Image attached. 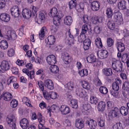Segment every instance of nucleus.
<instances>
[{"mask_svg": "<svg viewBox=\"0 0 129 129\" xmlns=\"http://www.w3.org/2000/svg\"><path fill=\"white\" fill-rule=\"evenodd\" d=\"M6 121L8 124L12 129H16V119L14 114H10L7 117Z\"/></svg>", "mask_w": 129, "mask_h": 129, "instance_id": "obj_1", "label": "nucleus"}, {"mask_svg": "<svg viewBox=\"0 0 129 129\" xmlns=\"http://www.w3.org/2000/svg\"><path fill=\"white\" fill-rule=\"evenodd\" d=\"M112 68L117 72L122 71V65L121 62L119 61H114L112 62Z\"/></svg>", "mask_w": 129, "mask_h": 129, "instance_id": "obj_2", "label": "nucleus"}, {"mask_svg": "<svg viewBox=\"0 0 129 129\" xmlns=\"http://www.w3.org/2000/svg\"><path fill=\"white\" fill-rule=\"evenodd\" d=\"M113 19L118 24H120L123 20L122 14L119 11H117L114 13Z\"/></svg>", "mask_w": 129, "mask_h": 129, "instance_id": "obj_3", "label": "nucleus"}, {"mask_svg": "<svg viewBox=\"0 0 129 129\" xmlns=\"http://www.w3.org/2000/svg\"><path fill=\"white\" fill-rule=\"evenodd\" d=\"M11 13L12 15L15 18L18 17L21 13L19 8L17 6H14L11 8Z\"/></svg>", "mask_w": 129, "mask_h": 129, "instance_id": "obj_4", "label": "nucleus"}, {"mask_svg": "<svg viewBox=\"0 0 129 129\" xmlns=\"http://www.w3.org/2000/svg\"><path fill=\"white\" fill-rule=\"evenodd\" d=\"M100 5V3L98 1H94L91 2L90 7L94 11H96L99 10Z\"/></svg>", "mask_w": 129, "mask_h": 129, "instance_id": "obj_5", "label": "nucleus"}, {"mask_svg": "<svg viewBox=\"0 0 129 129\" xmlns=\"http://www.w3.org/2000/svg\"><path fill=\"white\" fill-rule=\"evenodd\" d=\"M97 53L99 58L101 59L106 58L108 55L107 51L106 50L98 52Z\"/></svg>", "mask_w": 129, "mask_h": 129, "instance_id": "obj_6", "label": "nucleus"}, {"mask_svg": "<svg viewBox=\"0 0 129 129\" xmlns=\"http://www.w3.org/2000/svg\"><path fill=\"white\" fill-rule=\"evenodd\" d=\"M45 86L48 89L52 90L54 88L53 83L52 81L50 79L46 80L45 81Z\"/></svg>", "mask_w": 129, "mask_h": 129, "instance_id": "obj_7", "label": "nucleus"}, {"mask_svg": "<svg viewBox=\"0 0 129 129\" xmlns=\"http://www.w3.org/2000/svg\"><path fill=\"white\" fill-rule=\"evenodd\" d=\"M59 109L61 113L63 115L68 114L71 111L69 108L65 105L61 106Z\"/></svg>", "mask_w": 129, "mask_h": 129, "instance_id": "obj_8", "label": "nucleus"}, {"mask_svg": "<svg viewBox=\"0 0 129 129\" xmlns=\"http://www.w3.org/2000/svg\"><path fill=\"white\" fill-rule=\"evenodd\" d=\"M46 59L48 63L50 65L54 64L56 62L55 57L53 55H49L47 57Z\"/></svg>", "mask_w": 129, "mask_h": 129, "instance_id": "obj_9", "label": "nucleus"}, {"mask_svg": "<svg viewBox=\"0 0 129 129\" xmlns=\"http://www.w3.org/2000/svg\"><path fill=\"white\" fill-rule=\"evenodd\" d=\"M44 85L43 82L41 81V90L42 91V95L44 98L47 100H49V93L46 90H44Z\"/></svg>", "mask_w": 129, "mask_h": 129, "instance_id": "obj_10", "label": "nucleus"}, {"mask_svg": "<svg viewBox=\"0 0 129 129\" xmlns=\"http://www.w3.org/2000/svg\"><path fill=\"white\" fill-rule=\"evenodd\" d=\"M22 15L24 18L28 19L32 17L31 11L28 9H24L22 11Z\"/></svg>", "mask_w": 129, "mask_h": 129, "instance_id": "obj_11", "label": "nucleus"}, {"mask_svg": "<svg viewBox=\"0 0 129 129\" xmlns=\"http://www.w3.org/2000/svg\"><path fill=\"white\" fill-rule=\"evenodd\" d=\"M21 127L23 129H26L29 125V122L28 120L26 118L22 119L20 122Z\"/></svg>", "mask_w": 129, "mask_h": 129, "instance_id": "obj_12", "label": "nucleus"}, {"mask_svg": "<svg viewBox=\"0 0 129 129\" xmlns=\"http://www.w3.org/2000/svg\"><path fill=\"white\" fill-rule=\"evenodd\" d=\"M10 66L9 62L6 60L3 61L1 65V67L2 70L6 71L8 70L10 68Z\"/></svg>", "mask_w": 129, "mask_h": 129, "instance_id": "obj_13", "label": "nucleus"}, {"mask_svg": "<svg viewBox=\"0 0 129 129\" xmlns=\"http://www.w3.org/2000/svg\"><path fill=\"white\" fill-rule=\"evenodd\" d=\"M1 97L5 101H8L11 100L13 96L11 93L8 92H4L1 95Z\"/></svg>", "mask_w": 129, "mask_h": 129, "instance_id": "obj_14", "label": "nucleus"}, {"mask_svg": "<svg viewBox=\"0 0 129 129\" xmlns=\"http://www.w3.org/2000/svg\"><path fill=\"white\" fill-rule=\"evenodd\" d=\"M121 83V81L119 79H116V80L114 82L112 85L113 89L116 90H118L119 89V86Z\"/></svg>", "mask_w": 129, "mask_h": 129, "instance_id": "obj_15", "label": "nucleus"}, {"mask_svg": "<svg viewBox=\"0 0 129 129\" xmlns=\"http://www.w3.org/2000/svg\"><path fill=\"white\" fill-rule=\"evenodd\" d=\"M10 18V15L7 14L3 13L0 15V19L5 22H9Z\"/></svg>", "mask_w": 129, "mask_h": 129, "instance_id": "obj_16", "label": "nucleus"}, {"mask_svg": "<svg viewBox=\"0 0 129 129\" xmlns=\"http://www.w3.org/2000/svg\"><path fill=\"white\" fill-rule=\"evenodd\" d=\"M103 19V18L102 17L95 16L92 18L91 21L93 24H96L102 23Z\"/></svg>", "mask_w": 129, "mask_h": 129, "instance_id": "obj_17", "label": "nucleus"}, {"mask_svg": "<svg viewBox=\"0 0 129 129\" xmlns=\"http://www.w3.org/2000/svg\"><path fill=\"white\" fill-rule=\"evenodd\" d=\"M116 46L119 52H122L125 50L124 44L120 42H117L116 44Z\"/></svg>", "mask_w": 129, "mask_h": 129, "instance_id": "obj_18", "label": "nucleus"}, {"mask_svg": "<svg viewBox=\"0 0 129 129\" xmlns=\"http://www.w3.org/2000/svg\"><path fill=\"white\" fill-rule=\"evenodd\" d=\"M118 8L120 10H126V2L124 1H122L119 2L118 4Z\"/></svg>", "mask_w": 129, "mask_h": 129, "instance_id": "obj_19", "label": "nucleus"}, {"mask_svg": "<svg viewBox=\"0 0 129 129\" xmlns=\"http://www.w3.org/2000/svg\"><path fill=\"white\" fill-rule=\"evenodd\" d=\"M91 43L90 40L89 39H87L84 40L83 42V48L85 50H87L89 49Z\"/></svg>", "mask_w": 129, "mask_h": 129, "instance_id": "obj_20", "label": "nucleus"}, {"mask_svg": "<svg viewBox=\"0 0 129 129\" xmlns=\"http://www.w3.org/2000/svg\"><path fill=\"white\" fill-rule=\"evenodd\" d=\"M75 126L78 128L81 129L83 128L84 126L83 121L81 119H77L76 120Z\"/></svg>", "mask_w": 129, "mask_h": 129, "instance_id": "obj_21", "label": "nucleus"}, {"mask_svg": "<svg viewBox=\"0 0 129 129\" xmlns=\"http://www.w3.org/2000/svg\"><path fill=\"white\" fill-rule=\"evenodd\" d=\"M45 41L47 44L52 45L55 42V39L53 36L51 35L48 37L47 39H46Z\"/></svg>", "mask_w": 129, "mask_h": 129, "instance_id": "obj_22", "label": "nucleus"}, {"mask_svg": "<svg viewBox=\"0 0 129 129\" xmlns=\"http://www.w3.org/2000/svg\"><path fill=\"white\" fill-rule=\"evenodd\" d=\"M86 124L88 125L91 128H95L97 125L96 122L93 119H91L90 121H87L86 122Z\"/></svg>", "mask_w": 129, "mask_h": 129, "instance_id": "obj_23", "label": "nucleus"}, {"mask_svg": "<svg viewBox=\"0 0 129 129\" xmlns=\"http://www.w3.org/2000/svg\"><path fill=\"white\" fill-rule=\"evenodd\" d=\"M104 74L107 76H111L113 74L112 69L110 68H105L103 70Z\"/></svg>", "mask_w": 129, "mask_h": 129, "instance_id": "obj_24", "label": "nucleus"}, {"mask_svg": "<svg viewBox=\"0 0 129 129\" xmlns=\"http://www.w3.org/2000/svg\"><path fill=\"white\" fill-rule=\"evenodd\" d=\"M106 107L105 103L103 101L100 102L98 106V109L99 111H102L105 110Z\"/></svg>", "mask_w": 129, "mask_h": 129, "instance_id": "obj_25", "label": "nucleus"}, {"mask_svg": "<svg viewBox=\"0 0 129 129\" xmlns=\"http://www.w3.org/2000/svg\"><path fill=\"white\" fill-rule=\"evenodd\" d=\"M87 60L88 62L92 63L95 62L96 61L97 59L95 56L91 55L87 57Z\"/></svg>", "mask_w": 129, "mask_h": 129, "instance_id": "obj_26", "label": "nucleus"}, {"mask_svg": "<svg viewBox=\"0 0 129 129\" xmlns=\"http://www.w3.org/2000/svg\"><path fill=\"white\" fill-rule=\"evenodd\" d=\"M107 26L108 28L111 30H114L116 26L115 23L112 20H110L108 21Z\"/></svg>", "mask_w": 129, "mask_h": 129, "instance_id": "obj_27", "label": "nucleus"}, {"mask_svg": "<svg viewBox=\"0 0 129 129\" xmlns=\"http://www.w3.org/2000/svg\"><path fill=\"white\" fill-rule=\"evenodd\" d=\"M120 110L121 114L124 116H126L128 112V108L124 106L121 107L120 109Z\"/></svg>", "mask_w": 129, "mask_h": 129, "instance_id": "obj_28", "label": "nucleus"}, {"mask_svg": "<svg viewBox=\"0 0 129 129\" xmlns=\"http://www.w3.org/2000/svg\"><path fill=\"white\" fill-rule=\"evenodd\" d=\"M76 92L77 94L81 98H84L85 96L84 91L81 88L77 89Z\"/></svg>", "mask_w": 129, "mask_h": 129, "instance_id": "obj_29", "label": "nucleus"}, {"mask_svg": "<svg viewBox=\"0 0 129 129\" xmlns=\"http://www.w3.org/2000/svg\"><path fill=\"white\" fill-rule=\"evenodd\" d=\"M57 12L58 11L57 9L55 8H53L51 10L50 13L49 14V15L50 17H52L58 16L57 15Z\"/></svg>", "mask_w": 129, "mask_h": 129, "instance_id": "obj_30", "label": "nucleus"}, {"mask_svg": "<svg viewBox=\"0 0 129 129\" xmlns=\"http://www.w3.org/2000/svg\"><path fill=\"white\" fill-rule=\"evenodd\" d=\"M72 22V17L70 16H66L64 19V23L67 25H70Z\"/></svg>", "mask_w": 129, "mask_h": 129, "instance_id": "obj_31", "label": "nucleus"}, {"mask_svg": "<svg viewBox=\"0 0 129 129\" xmlns=\"http://www.w3.org/2000/svg\"><path fill=\"white\" fill-rule=\"evenodd\" d=\"M7 37L8 40H10L11 39L14 40L16 38V34L14 33L11 32L10 31L8 32Z\"/></svg>", "mask_w": 129, "mask_h": 129, "instance_id": "obj_32", "label": "nucleus"}, {"mask_svg": "<svg viewBox=\"0 0 129 129\" xmlns=\"http://www.w3.org/2000/svg\"><path fill=\"white\" fill-rule=\"evenodd\" d=\"M111 114L113 117H119V110L117 107L113 108Z\"/></svg>", "mask_w": 129, "mask_h": 129, "instance_id": "obj_33", "label": "nucleus"}, {"mask_svg": "<svg viewBox=\"0 0 129 129\" xmlns=\"http://www.w3.org/2000/svg\"><path fill=\"white\" fill-rule=\"evenodd\" d=\"M0 47L2 49H5L8 47V44L7 42L5 40H3L0 42Z\"/></svg>", "mask_w": 129, "mask_h": 129, "instance_id": "obj_34", "label": "nucleus"}, {"mask_svg": "<svg viewBox=\"0 0 129 129\" xmlns=\"http://www.w3.org/2000/svg\"><path fill=\"white\" fill-rule=\"evenodd\" d=\"M49 69L51 72L53 73H56L59 71V68L58 67L54 64L52 65L50 67Z\"/></svg>", "mask_w": 129, "mask_h": 129, "instance_id": "obj_35", "label": "nucleus"}, {"mask_svg": "<svg viewBox=\"0 0 129 129\" xmlns=\"http://www.w3.org/2000/svg\"><path fill=\"white\" fill-rule=\"evenodd\" d=\"M95 44L96 47L99 48H101L103 47L102 45L101 39L98 38L95 40Z\"/></svg>", "mask_w": 129, "mask_h": 129, "instance_id": "obj_36", "label": "nucleus"}, {"mask_svg": "<svg viewBox=\"0 0 129 129\" xmlns=\"http://www.w3.org/2000/svg\"><path fill=\"white\" fill-rule=\"evenodd\" d=\"M61 21V18L60 17L56 16L53 17V23L56 26H59L60 24Z\"/></svg>", "mask_w": 129, "mask_h": 129, "instance_id": "obj_37", "label": "nucleus"}, {"mask_svg": "<svg viewBox=\"0 0 129 129\" xmlns=\"http://www.w3.org/2000/svg\"><path fill=\"white\" fill-rule=\"evenodd\" d=\"M17 81V78L13 76L10 77L7 80L8 84V85L13 84Z\"/></svg>", "mask_w": 129, "mask_h": 129, "instance_id": "obj_38", "label": "nucleus"}, {"mask_svg": "<svg viewBox=\"0 0 129 129\" xmlns=\"http://www.w3.org/2000/svg\"><path fill=\"white\" fill-rule=\"evenodd\" d=\"M69 5L70 9L75 8L76 6V1L71 0L69 2Z\"/></svg>", "mask_w": 129, "mask_h": 129, "instance_id": "obj_39", "label": "nucleus"}, {"mask_svg": "<svg viewBox=\"0 0 129 129\" xmlns=\"http://www.w3.org/2000/svg\"><path fill=\"white\" fill-rule=\"evenodd\" d=\"M98 122V125L101 127H103L105 126V120L100 117H98L97 119Z\"/></svg>", "mask_w": 129, "mask_h": 129, "instance_id": "obj_40", "label": "nucleus"}, {"mask_svg": "<svg viewBox=\"0 0 129 129\" xmlns=\"http://www.w3.org/2000/svg\"><path fill=\"white\" fill-rule=\"evenodd\" d=\"M82 86L83 88L87 89H89L90 88L89 84L86 81H82Z\"/></svg>", "mask_w": 129, "mask_h": 129, "instance_id": "obj_41", "label": "nucleus"}, {"mask_svg": "<svg viewBox=\"0 0 129 129\" xmlns=\"http://www.w3.org/2000/svg\"><path fill=\"white\" fill-rule=\"evenodd\" d=\"M57 93L54 92H49V100L50 99H55L57 98Z\"/></svg>", "mask_w": 129, "mask_h": 129, "instance_id": "obj_42", "label": "nucleus"}, {"mask_svg": "<svg viewBox=\"0 0 129 129\" xmlns=\"http://www.w3.org/2000/svg\"><path fill=\"white\" fill-rule=\"evenodd\" d=\"M122 60L123 62L126 63V61L129 60V55L127 53L123 54L122 57Z\"/></svg>", "mask_w": 129, "mask_h": 129, "instance_id": "obj_43", "label": "nucleus"}, {"mask_svg": "<svg viewBox=\"0 0 129 129\" xmlns=\"http://www.w3.org/2000/svg\"><path fill=\"white\" fill-rule=\"evenodd\" d=\"M69 55L68 54L65 55L64 56L63 60L65 64H68L71 61L69 59Z\"/></svg>", "mask_w": 129, "mask_h": 129, "instance_id": "obj_44", "label": "nucleus"}, {"mask_svg": "<svg viewBox=\"0 0 129 129\" xmlns=\"http://www.w3.org/2000/svg\"><path fill=\"white\" fill-rule=\"evenodd\" d=\"M99 90L100 92L103 94H106L108 92L107 89L104 86H101L99 88Z\"/></svg>", "mask_w": 129, "mask_h": 129, "instance_id": "obj_45", "label": "nucleus"}, {"mask_svg": "<svg viewBox=\"0 0 129 129\" xmlns=\"http://www.w3.org/2000/svg\"><path fill=\"white\" fill-rule=\"evenodd\" d=\"M78 73L80 75L81 77L87 76L88 74V71L86 69H84L83 70L79 71Z\"/></svg>", "mask_w": 129, "mask_h": 129, "instance_id": "obj_46", "label": "nucleus"}, {"mask_svg": "<svg viewBox=\"0 0 129 129\" xmlns=\"http://www.w3.org/2000/svg\"><path fill=\"white\" fill-rule=\"evenodd\" d=\"M106 14L108 18L111 17L113 15V11L111 8H108L106 10Z\"/></svg>", "mask_w": 129, "mask_h": 129, "instance_id": "obj_47", "label": "nucleus"}, {"mask_svg": "<svg viewBox=\"0 0 129 129\" xmlns=\"http://www.w3.org/2000/svg\"><path fill=\"white\" fill-rule=\"evenodd\" d=\"M30 10L31 11L32 17H33L36 15H37L36 13L37 10L36 7L32 6V7H31Z\"/></svg>", "mask_w": 129, "mask_h": 129, "instance_id": "obj_48", "label": "nucleus"}, {"mask_svg": "<svg viewBox=\"0 0 129 129\" xmlns=\"http://www.w3.org/2000/svg\"><path fill=\"white\" fill-rule=\"evenodd\" d=\"M70 104H71V106L72 108L76 109L78 107L77 101L75 100H71L70 102Z\"/></svg>", "mask_w": 129, "mask_h": 129, "instance_id": "obj_49", "label": "nucleus"}, {"mask_svg": "<svg viewBox=\"0 0 129 129\" xmlns=\"http://www.w3.org/2000/svg\"><path fill=\"white\" fill-rule=\"evenodd\" d=\"M46 31V28L45 27H42L41 29V40L43 39L45 36V33Z\"/></svg>", "mask_w": 129, "mask_h": 129, "instance_id": "obj_50", "label": "nucleus"}, {"mask_svg": "<svg viewBox=\"0 0 129 129\" xmlns=\"http://www.w3.org/2000/svg\"><path fill=\"white\" fill-rule=\"evenodd\" d=\"M65 87L66 88L68 89L71 90H72L74 88V85L73 83L71 82L68 83L65 85Z\"/></svg>", "mask_w": 129, "mask_h": 129, "instance_id": "obj_51", "label": "nucleus"}, {"mask_svg": "<svg viewBox=\"0 0 129 129\" xmlns=\"http://www.w3.org/2000/svg\"><path fill=\"white\" fill-rule=\"evenodd\" d=\"M46 14V13L45 11H42L41 12V22H44Z\"/></svg>", "mask_w": 129, "mask_h": 129, "instance_id": "obj_52", "label": "nucleus"}, {"mask_svg": "<svg viewBox=\"0 0 129 129\" xmlns=\"http://www.w3.org/2000/svg\"><path fill=\"white\" fill-rule=\"evenodd\" d=\"M113 129H123L121 123L120 122L117 123L114 125L113 127Z\"/></svg>", "mask_w": 129, "mask_h": 129, "instance_id": "obj_53", "label": "nucleus"}, {"mask_svg": "<svg viewBox=\"0 0 129 129\" xmlns=\"http://www.w3.org/2000/svg\"><path fill=\"white\" fill-rule=\"evenodd\" d=\"M18 104L17 101L15 99H13L11 102L10 104L11 107L15 108L17 106Z\"/></svg>", "mask_w": 129, "mask_h": 129, "instance_id": "obj_54", "label": "nucleus"}, {"mask_svg": "<svg viewBox=\"0 0 129 129\" xmlns=\"http://www.w3.org/2000/svg\"><path fill=\"white\" fill-rule=\"evenodd\" d=\"M77 10H78V11L81 12L84 10V4L83 3H80L79 4L78 6H77Z\"/></svg>", "mask_w": 129, "mask_h": 129, "instance_id": "obj_55", "label": "nucleus"}, {"mask_svg": "<svg viewBox=\"0 0 129 129\" xmlns=\"http://www.w3.org/2000/svg\"><path fill=\"white\" fill-rule=\"evenodd\" d=\"M90 101L91 103L96 104L98 103L97 98L94 96H91L90 98Z\"/></svg>", "mask_w": 129, "mask_h": 129, "instance_id": "obj_56", "label": "nucleus"}, {"mask_svg": "<svg viewBox=\"0 0 129 129\" xmlns=\"http://www.w3.org/2000/svg\"><path fill=\"white\" fill-rule=\"evenodd\" d=\"M90 108V106L89 104H85L83 105L82 110V111L85 112L87 111Z\"/></svg>", "mask_w": 129, "mask_h": 129, "instance_id": "obj_57", "label": "nucleus"}, {"mask_svg": "<svg viewBox=\"0 0 129 129\" xmlns=\"http://www.w3.org/2000/svg\"><path fill=\"white\" fill-rule=\"evenodd\" d=\"M107 45L109 47H111L114 44V41L111 38H108L107 41Z\"/></svg>", "mask_w": 129, "mask_h": 129, "instance_id": "obj_58", "label": "nucleus"}, {"mask_svg": "<svg viewBox=\"0 0 129 129\" xmlns=\"http://www.w3.org/2000/svg\"><path fill=\"white\" fill-rule=\"evenodd\" d=\"M114 89H111L110 90V92L111 94L117 98L118 94V93L117 91Z\"/></svg>", "mask_w": 129, "mask_h": 129, "instance_id": "obj_59", "label": "nucleus"}, {"mask_svg": "<svg viewBox=\"0 0 129 129\" xmlns=\"http://www.w3.org/2000/svg\"><path fill=\"white\" fill-rule=\"evenodd\" d=\"M45 122V121L44 118L41 115V125H42L41 129H46V128L45 126L44 125V124Z\"/></svg>", "mask_w": 129, "mask_h": 129, "instance_id": "obj_60", "label": "nucleus"}, {"mask_svg": "<svg viewBox=\"0 0 129 129\" xmlns=\"http://www.w3.org/2000/svg\"><path fill=\"white\" fill-rule=\"evenodd\" d=\"M88 29L87 26L86 24L84 25L82 27V31L81 34H84L87 32Z\"/></svg>", "mask_w": 129, "mask_h": 129, "instance_id": "obj_61", "label": "nucleus"}, {"mask_svg": "<svg viewBox=\"0 0 129 129\" xmlns=\"http://www.w3.org/2000/svg\"><path fill=\"white\" fill-rule=\"evenodd\" d=\"M82 20L84 23L87 24L89 21L88 16L87 15H84L82 18Z\"/></svg>", "mask_w": 129, "mask_h": 129, "instance_id": "obj_62", "label": "nucleus"}, {"mask_svg": "<svg viewBox=\"0 0 129 129\" xmlns=\"http://www.w3.org/2000/svg\"><path fill=\"white\" fill-rule=\"evenodd\" d=\"M94 82H95L96 85L97 86H100L102 84L101 81L98 77L95 78Z\"/></svg>", "mask_w": 129, "mask_h": 129, "instance_id": "obj_63", "label": "nucleus"}, {"mask_svg": "<svg viewBox=\"0 0 129 129\" xmlns=\"http://www.w3.org/2000/svg\"><path fill=\"white\" fill-rule=\"evenodd\" d=\"M123 94L125 97H127L129 95V89H125L123 91Z\"/></svg>", "mask_w": 129, "mask_h": 129, "instance_id": "obj_64", "label": "nucleus"}]
</instances>
